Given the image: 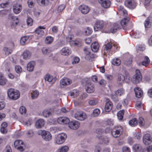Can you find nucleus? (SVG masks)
I'll list each match as a JSON object with an SVG mask.
<instances>
[{
    "label": "nucleus",
    "mask_w": 152,
    "mask_h": 152,
    "mask_svg": "<svg viewBox=\"0 0 152 152\" xmlns=\"http://www.w3.org/2000/svg\"><path fill=\"white\" fill-rule=\"evenodd\" d=\"M123 152H130L129 148L128 147H124L122 148Z\"/></svg>",
    "instance_id": "64"
},
{
    "label": "nucleus",
    "mask_w": 152,
    "mask_h": 152,
    "mask_svg": "<svg viewBox=\"0 0 152 152\" xmlns=\"http://www.w3.org/2000/svg\"><path fill=\"white\" fill-rule=\"evenodd\" d=\"M140 33L138 31H136L133 34V36L135 38H139L140 37Z\"/></svg>",
    "instance_id": "62"
},
{
    "label": "nucleus",
    "mask_w": 152,
    "mask_h": 152,
    "mask_svg": "<svg viewBox=\"0 0 152 152\" xmlns=\"http://www.w3.org/2000/svg\"><path fill=\"white\" fill-rule=\"evenodd\" d=\"M27 134L29 137H31L34 135V133L32 130H30L27 131Z\"/></svg>",
    "instance_id": "63"
},
{
    "label": "nucleus",
    "mask_w": 152,
    "mask_h": 152,
    "mask_svg": "<svg viewBox=\"0 0 152 152\" xmlns=\"http://www.w3.org/2000/svg\"><path fill=\"white\" fill-rule=\"evenodd\" d=\"M132 59L131 58H129L127 59L124 61V64L127 66H129L132 63Z\"/></svg>",
    "instance_id": "50"
},
{
    "label": "nucleus",
    "mask_w": 152,
    "mask_h": 152,
    "mask_svg": "<svg viewBox=\"0 0 152 152\" xmlns=\"http://www.w3.org/2000/svg\"><path fill=\"white\" fill-rule=\"evenodd\" d=\"M150 62V60L149 58L147 56L144 57V60L141 62L142 65L147 66Z\"/></svg>",
    "instance_id": "40"
},
{
    "label": "nucleus",
    "mask_w": 152,
    "mask_h": 152,
    "mask_svg": "<svg viewBox=\"0 0 152 152\" xmlns=\"http://www.w3.org/2000/svg\"><path fill=\"white\" fill-rule=\"evenodd\" d=\"M143 141L146 145H148L151 144L152 142V138L150 134H147L143 136Z\"/></svg>",
    "instance_id": "10"
},
{
    "label": "nucleus",
    "mask_w": 152,
    "mask_h": 152,
    "mask_svg": "<svg viewBox=\"0 0 152 152\" xmlns=\"http://www.w3.org/2000/svg\"><path fill=\"white\" fill-rule=\"evenodd\" d=\"M31 55V53L30 51L26 50L23 52L22 56L24 59L27 60L29 58Z\"/></svg>",
    "instance_id": "25"
},
{
    "label": "nucleus",
    "mask_w": 152,
    "mask_h": 152,
    "mask_svg": "<svg viewBox=\"0 0 152 152\" xmlns=\"http://www.w3.org/2000/svg\"><path fill=\"white\" fill-rule=\"evenodd\" d=\"M124 112V110H122L119 111L118 113L117 117L119 120H121L123 118Z\"/></svg>",
    "instance_id": "44"
},
{
    "label": "nucleus",
    "mask_w": 152,
    "mask_h": 152,
    "mask_svg": "<svg viewBox=\"0 0 152 152\" xmlns=\"http://www.w3.org/2000/svg\"><path fill=\"white\" fill-rule=\"evenodd\" d=\"M57 121L60 124H66L69 123V120L66 117H60L58 118Z\"/></svg>",
    "instance_id": "20"
},
{
    "label": "nucleus",
    "mask_w": 152,
    "mask_h": 152,
    "mask_svg": "<svg viewBox=\"0 0 152 152\" xmlns=\"http://www.w3.org/2000/svg\"><path fill=\"white\" fill-rule=\"evenodd\" d=\"M142 76L139 70L137 69L135 71V74L133 77L132 81L134 84H137L141 81Z\"/></svg>",
    "instance_id": "4"
},
{
    "label": "nucleus",
    "mask_w": 152,
    "mask_h": 152,
    "mask_svg": "<svg viewBox=\"0 0 152 152\" xmlns=\"http://www.w3.org/2000/svg\"><path fill=\"white\" fill-rule=\"evenodd\" d=\"M104 46L105 49L107 51L110 50L112 47L111 44L110 43H107Z\"/></svg>",
    "instance_id": "52"
},
{
    "label": "nucleus",
    "mask_w": 152,
    "mask_h": 152,
    "mask_svg": "<svg viewBox=\"0 0 152 152\" xmlns=\"http://www.w3.org/2000/svg\"><path fill=\"white\" fill-rule=\"evenodd\" d=\"M104 26V23L103 21H97L96 22L95 25L94 26L95 31H97L100 30Z\"/></svg>",
    "instance_id": "16"
},
{
    "label": "nucleus",
    "mask_w": 152,
    "mask_h": 152,
    "mask_svg": "<svg viewBox=\"0 0 152 152\" xmlns=\"http://www.w3.org/2000/svg\"><path fill=\"white\" fill-rule=\"evenodd\" d=\"M152 21V17L149 16L145 20L144 23V26L145 28H150L151 24Z\"/></svg>",
    "instance_id": "22"
},
{
    "label": "nucleus",
    "mask_w": 152,
    "mask_h": 152,
    "mask_svg": "<svg viewBox=\"0 0 152 152\" xmlns=\"http://www.w3.org/2000/svg\"><path fill=\"white\" fill-rule=\"evenodd\" d=\"M7 80L5 78H0V85L3 86L5 85L7 82Z\"/></svg>",
    "instance_id": "55"
},
{
    "label": "nucleus",
    "mask_w": 152,
    "mask_h": 152,
    "mask_svg": "<svg viewBox=\"0 0 152 152\" xmlns=\"http://www.w3.org/2000/svg\"><path fill=\"white\" fill-rule=\"evenodd\" d=\"M123 132L122 127L121 126H117L113 128L111 132V134L114 137H117L122 134Z\"/></svg>",
    "instance_id": "2"
},
{
    "label": "nucleus",
    "mask_w": 152,
    "mask_h": 152,
    "mask_svg": "<svg viewBox=\"0 0 152 152\" xmlns=\"http://www.w3.org/2000/svg\"><path fill=\"white\" fill-rule=\"evenodd\" d=\"M134 91L137 97L140 98L142 96L143 92L140 88L138 87L135 88L134 89Z\"/></svg>",
    "instance_id": "21"
},
{
    "label": "nucleus",
    "mask_w": 152,
    "mask_h": 152,
    "mask_svg": "<svg viewBox=\"0 0 152 152\" xmlns=\"http://www.w3.org/2000/svg\"><path fill=\"white\" fill-rule=\"evenodd\" d=\"M129 123L131 126H134L137 125L138 122L136 118H133L129 121Z\"/></svg>",
    "instance_id": "37"
},
{
    "label": "nucleus",
    "mask_w": 152,
    "mask_h": 152,
    "mask_svg": "<svg viewBox=\"0 0 152 152\" xmlns=\"http://www.w3.org/2000/svg\"><path fill=\"white\" fill-rule=\"evenodd\" d=\"M89 105L93 106L96 105L97 103V101L96 100H91L88 102Z\"/></svg>",
    "instance_id": "60"
},
{
    "label": "nucleus",
    "mask_w": 152,
    "mask_h": 152,
    "mask_svg": "<svg viewBox=\"0 0 152 152\" xmlns=\"http://www.w3.org/2000/svg\"><path fill=\"white\" fill-rule=\"evenodd\" d=\"M7 123L6 122H3L1 124V133L4 134H5L7 133Z\"/></svg>",
    "instance_id": "27"
},
{
    "label": "nucleus",
    "mask_w": 152,
    "mask_h": 152,
    "mask_svg": "<svg viewBox=\"0 0 152 152\" xmlns=\"http://www.w3.org/2000/svg\"><path fill=\"white\" fill-rule=\"evenodd\" d=\"M133 148L135 151L137 152H143L144 151L141 146L139 144L134 145Z\"/></svg>",
    "instance_id": "28"
},
{
    "label": "nucleus",
    "mask_w": 152,
    "mask_h": 152,
    "mask_svg": "<svg viewBox=\"0 0 152 152\" xmlns=\"http://www.w3.org/2000/svg\"><path fill=\"white\" fill-rule=\"evenodd\" d=\"M28 7L31 8L33 7L35 5L34 0H28Z\"/></svg>",
    "instance_id": "47"
},
{
    "label": "nucleus",
    "mask_w": 152,
    "mask_h": 152,
    "mask_svg": "<svg viewBox=\"0 0 152 152\" xmlns=\"http://www.w3.org/2000/svg\"><path fill=\"white\" fill-rule=\"evenodd\" d=\"M33 123V121L31 119L29 118L27 121L25 122L24 124L27 126H30Z\"/></svg>",
    "instance_id": "58"
},
{
    "label": "nucleus",
    "mask_w": 152,
    "mask_h": 152,
    "mask_svg": "<svg viewBox=\"0 0 152 152\" xmlns=\"http://www.w3.org/2000/svg\"><path fill=\"white\" fill-rule=\"evenodd\" d=\"M45 122L42 119L38 120L36 123L35 127L37 129H40L43 127L45 125Z\"/></svg>",
    "instance_id": "17"
},
{
    "label": "nucleus",
    "mask_w": 152,
    "mask_h": 152,
    "mask_svg": "<svg viewBox=\"0 0 152 152\" xmlns=\"http://www.w3.org/2000/svg\"><path fill=\"white\" fill-rule=\"evenodd\" d=\"M79 9L83 14H84L88 13L90 10L89 8L87 6L85 5H80L79 7Z\"/></svg>",
    "instance_id": "14"
},
{
    "label": "nucleus",
    "mask_w": 152,
    "mask_h": 152,
    "mask_svg": "<svg viewBox=\"0 0 152 152\" xmlns=\"http://www.w3.org/2000/svg\"><path fill=\"white\" fill-rule=\"evenodd\" d=\"M70 96L73 97H75L78 96L79 94V91L76 89H74L70 92Z\"/></svg>",
    "instance_id": "41"
},
{
    "label": "nucleus",
    "mask_w": 152,
    "mask_h": 152,
    "mask_svg": "<svg viewBox=\"0 0 152 152\" xmlns=\"http://www.w3.org/2000/svg\"><path fill=\"white\" fill-rule=\"evenodd\" d=\"M112 64L118 66L121 64V60L118 58H115L111 61Z\"/></svg>",
    "instance_id": "36"
},
{
    "label": "nucleus",
    "mask_w": 152,
    "mask_h": 152,
    "mask_svg": "<svg viewBox=\"0 0 152 152\" xmlns=\"http://www.w3.org/2000/svg\"><path fill=\"white\" fill-rule=\"evenodd\" d=\"M27 23L28 26H31L33 23V20L32 18L28 16L27 19Z\"/></svg>",
    "instance_id": "51"
},
{
    "label": "nucleus",
    "mask_w": 152,
    "mask_h": 152,
    "mask_svg": "<svg viewBox=\"0 0 152 152\" xmlns=\"http://www.w3.org/2000/svg\"><path fill=\"white\" fill-rule=\"evenodd\" d=\"M138 123L140 126H143L145 125V121L143 118L142 117L139 118Z\"/></svg>",
    "instance_id": "48"
},
{
    "label": "nucleus",
    "mask_w": 152,
    "mask_h": 152,
    "mask_svg": "<svg viewBox=\"0 0 152 152\" xmlns=\"http://www.w3.org/2000/svg\"><path fill=\"white\" fill-rule=\"evenodd\" d=\"M52 112V110L50 108L45 109L43 112V115L45 117H47L51 114Z\"/></svg>",
    "instance_id": "30"
},
{
    "label": "nucleus",
    "mask_w": 152,
    "mask_h": 152,
    "mask_svg": "<svg viewBox=\"0 0 152 152\" xmlns=\"http://www.w3.org/2000/svg\"><path fill=\"white\" fill-rule=\"evenodd\" d=\"M70 50L67 47L63 48L61 51V54L62 55L66 56L69 54L70 52Z\"/></svg>",
    "instance_id": "35"
},
{
    "label": "nucleus",
    "mask_w": 152,
    "mask_h": 152,
    "mask_svg": "<svg viewBox=\"0 0 152 152\" xmlns=\"http://www.w3.org/2000/svg\"><path fill=\"white\" fill-rule=\"evenodd\" d=\"M129 20V17H126L123 19L121 22V26L123 28L126 26Z\"/></svg>",
    "instance_id": "32"
},
{
    "label": "nucleus",
    "mask_w": 152,
    "mask_h": 152,
    "mask_svg": "<svg viewBox=\"0 0 152 152\" xmlns=\"http://www.w3.org/2000/svg\"><path fill=\"white\" fill-rule=\"evenodd\" d=\"M66 137L67 135L65 133H62L59 134L56 139V143L58 144H62L64 142Z\"/></svg>",
    "instance_id": "5"
},
{
    "label": "nucleus",
    "mask_w": 152,
    "mask_h": 152,
    "mask_svg": "<svg viewBox=\"0 0 152 152\" xmlns=\"http://www.w3.org/2000/svg\"><path fill=\"white\" fill-rule=\"evenodd\" d=\"M39 92L37 90L33 91L31 93V97L33 99H34L37 98L39 94Z\"/></svg>",
    "instance_id": "38"
},
{
    "label": "nucleus",
    "mask_w": 152,
    "mask_h": 152,
    "mask_svg": "<svg viewBox=\"0 0 152 152\" xmlns=\"http://www.w3.org/2000/svg\"><path fill=\"white\" fill-rule=\"evenodd\" d=\"M65 7L64 5H61L59 6L58 7L57 11L58 12H60L63 10Z\"/></svg>",
    "instance_id": "61"
},
{
    "label": "nucleus",
    "mask_w": 152,
    "mask_h": 152,
    "mask_svg": "<svg viewBox=\"0 0 152 152\" xmlns=\"http://www.w3.org/2000/svg\"><path fill=\"white\" fill-rule=\"evenodd\" d=\"M74 117L77 120L83 121L86 118V115L84 112H77L75 114Z\"/></svg>",
    "instance_id": "8"
},
{
    "label": "nucleus",
    "mask_w": 152,
    "mask_h": 152,
    "mask_svg": "<svg viewBox=\"0 0 152 152\" xmlns=\"http://www.w3.org/2000/svg\"><path fill=\"white\" fill-rule=\"evenodd\" d=\"M92 32V29L89 27H87L84 29L83 32L84 35H88L91 34Z\"/></svg>",
    "instance_id": "39"
},
{
    "label": "nucleus",
    "mask_w": 152,
    "mask_h": 152,
    "mask_svg": "<svg viewBox=\"0 0 152 152\" xmlns=\"http://www.w3.org/2000/svg\"><path fill=\"white\" fill-rule=\"evenodd\" d=\"M38 134L41 135L43 139L46 141H49L51 139V135L48 131L40 130L38 132Z\"/></svg>",
    "instance_id": "3"
},
{
    "label": "nucleus",
    "mask_w": 152,
    "mask_h": 152,
    "mask_svg": "<svg viewBox=\"0 0 152 152\" xmlns=\"http://www.w3.org/2000/svg\"><path fill=\"white\" fill-rule=\"evenodd\" d=\"M15 69L16 72L18 73H20L22 71V69L21 67L19 65L15 66Z\"/></svg>",
    "instance_id": "57"
},
{
    "label": "nucleus",
    "mask_w": 152,
    "mask_h": 152,
    "mask_svg": "<svg viewBox=\"0 0 152 152\" xmlns=\"http://www.w3.org/2000/svg\"><path fill=\"white\" fill-rule=\"evenodd\" d=\"M8 18L9 19H10L12 20H15L16 19H18V18L13 16V14L10 13L8 15Z\"/></svg>",
    "instance_id": "59"
},
{
    "label": "nucleus",
    "mask_w": 152,
    "mask_h": 152,
    "mask_svg": "<svg viewBox=\"0 0 152 152\" xmlns=\"http://www.w3.org/2000/svg\"><path fill=\"white\" fill-rule=\"evenodd\" d=\"M92 51L94 52H96L99 49V45L97 42L92 43L91 45Z\"/></svg>",
    "instance_id": "24"
},
{
    "label": "nucleus",
    "mask_w": 152,
    "mask_h": 152,
    "mask_svg": "<svg viewBox=\"0 0 152 152\" xmlns=\"http://www.w3.org/2000/svg\"><path fill=\"white\" fill-rule=\"evenodd\" d=\"M98 1L102 6L104 8H107L109 7L111 4L110 2L108 0H98Z\"/></svg>",
    "instance_id": "19"
},
{
    "label": "nucleus",
    "mask_w": 152,
    "mask_h": 152,
    "mask_svg": "<svg viewBox=\"0 0 152 152\" xmlns=\"http://www.w3.org/2000/svg\"><path fill=\"white\" fill-rule=\"evenodd\" d=\"M15 147L18 150L20 151H23L24 150L25 145L23 142L21 140H16L14 143Z\"/></svg>",
    "instance_id": "6"
},
{
    "label": "nucleus",
    "mask_w": 152,
    "mask_h": 152,
    "mask_svg": "<svg viewBox=\"0 0 152 152\" xmlns=\"http://www.w3.org/2000/svg\"><path fill=\"white\" fill-rule=\"evenodd\" d=\"M86 91L89 93H92L94 91V85L89 82H87L86 84Z\"/></svg>",
    "instance_id": "13"
},
{
    "label": "nucleus",
    "mask_w": 152,
    "mask_h": 152,
    "mask_svg": "<svg viewBox=\"0 0 152 152\" xmlns=\"http://www.w3.org/2000/svg\"><path fill=\"white\" fill-rule=\"evenodd\" d=\"M113 107L112 103L109 101L106 102L105 107V110L106 112L110 111L112 109Z\"/></svg>",
    "instance_id": "26"
},
{
    "label": "nucleus",
    "mask_w": 152,
    "mask_h": 152,
    "mask_svg": "<svg viewBox=\"0 0 152 152\" xmlns=\"http://www.w3.org/2000/svg\"><path fill=\"white\" fill-rule=\"evenodd\" d=\"M100 113V110L98 109H96L93 111L92 115L94 117L97 116Z\"/></svg>",
    "instance_id": "53"
},
{
    "label": "nucleus",
    "mask_w": 152,
    "mask_h": 152,
    "mask_svg": "<svg viewBox=\"0 0 152 152\" xmlns=\"http://www.w3.org/2000/svg\"><path fill=\"white\" fill-rule=\"evenodd\" d=\"M3 51L6 56H8L10 54L12 51V49L6 47H4L3 48Z\"/></svg>",
    "instance_id": "42"
},
{
    "label": "nucleus",
    "mask_w": 152,
    "mask_h": 152,
    "mask_svg": "<svg viewBox=\"0 0 152 152\" xmlns=\"http://www.w3.org/2000/svg\"><path fill=\"white\" fill-rule=\"evenodd\" d=\"M69 150V147L66 145L61 147L60 149V152H67Z\"/></svg>",
    "instance_id": "49"
},
{
    "label": "nucleus",
    "mask_w": 152,
    "mask_h": 152,
    "mask_svg": "<svg viewBox=\"0 0 152 152\" xmlns=\"http://www.w3.org/2000/svg\"><path fill=\"white\" fill-rule=\"evenodd\" d=\"M7 94L10 98L14 100L17 99L20 96V94L18 91L15 90L14 89L12 88L8 90Z\"/></svg>",
    "instance_id": "1"
},
{
    "label": "nucleus",
    "mask_w": 152,
    "mask_h": 152,
    "mask_svg": "<svg viewBox=\"0 0 152 152\" xmlns=\"http://www.w3.org/2000/svg\"><path fill=\"white\" fill-rule=\"evenodd\" d=\"M80 123L77 121H74L69 123V127L71 129L75 130L77 129L80 126Z\"/></svg>",
    "instance_id": "11"
},
{
    "label": "nucleus",
    "mask_w": 152,
    "mask_h": 152,
    "mask_svg": "<svg viewBox=\"0 0 152 152\" xmlns=\"http://www.w3.org/2000/svg\"><path fill=\"white\" fill-rule=\"evenodd\" d=\"M127 77L126 75L121 74L119 75L118 77V80L121 82H123L126 78Z\"/></svg>",
    "instance_id": "45"
},
{
    "label": "nucleus",
    "mask_w": 152,
    "mask_h": 152,
    "mask_svg": "<svg viewBox=\"0 0 152 152\" xmlns=\"http://www.w3.org/2000/svg\"><path fill=\"white\" fill-rule=\"evenodd\" d=\"M35 64V62L34 61H31L29 62L27 65V70L30 72L34 70Z\"/></svg>",
    "instance_id": "23"
},
{
    "label": "nucleus",
    "mask_w": 152,
    "mask_h": 152,
    "mask_svg": "<svg viewBox=\"0 0 152 152\" xmlns=\"http://www.w3.org/2000/svg\"><path fill=\"white\" fill-rule=\"evenodd\" d=\"M22 9V6L18 4H15L13 5V10L14 13L16 14L19 13Z\"/></svg>",
    "instance_id": "15"
},
{
    "label": "nucleus",
    "mask_w": 152,
    "mask_h": 152,
    "mask_svg": "<svg viewBox=\"0 0 152 152\" xmlns=\"http://www.w3.org/2000/svg\"><path fill=\"white\" fill-rule=\"evenodd\" d=\"M38 4L42 6H45L48 5L49 2L48 0H37Z\"/></svg>",
    "instance_id": "29"
},
{
    "label": "nucleus",
    "mask_w": 152,
    "mask_h": 152,
    "mask_svg": "<svg viewBox=\"0 0 152 152\" xmlns=\"http://www.w3.org/2000/svg\"><path fill=\"white\" fill-rule=\"evenodd\" d=\"M45 28L43 26H39L35 30V32L39 37H41L44 35V32L42 29H45Z\"/></svg>",
    "instance_id": "18"
},
{
    "label": "nucleus",
    "mask_w": 152,
    "mask_h": 152,
    "mask_svg": "<svg viewBox=\"0 0 152 152\" xmlns=\"http://www.w3.org/2000/svg\"><path fill=\"white\" fill-rule=\"evenodd\" d=\"M84 51L86 54L85 58L86 60L88 61H92L94 58L93 55L91 54L90 52L89 51L88 49L86 48L84 49Z\"/></svg>",
    "instance_id": "12"
},
{
    "label": "nucleus",
    "mask_w": 152,
    "mask_h": 152,
    "mask_svg": "<svg viewBox=\"0 0 152 152\" xmlns=\"http://www.w3.org/2000/svg\"><path fill=\"white\" fill-rule=\"evenodd\" d=\"M53 38L51 36H48L45 40V42L47 44H50L53 41Z\"/></svg>",
    "instance_id": "46"
},
{
    "label": "nucleus",
    "mask_w": 152,
    "mask_h": 152,
    "mask_svg": "<svg viewBox=\"0 0 152 152\" xmlns=\"http://www.w3.org/2000/svg\"><path fill=\"white\" fill-rule=\"evenodd\" d=\"M42 51L44 55H48L52 52V49L50 47L43 48L42 49Z\"/></svg>",
    "instance_id": "34"
},
{
    "label": "nucleus",
    "mask_w": 152,
    "mask_h": 152,
    "mask_svg": "<svg viewBox=\"0 0 152 152\" xmlns=\"http://www.w3.org/2000/svg\"><path fill=\"white\" fill-rule=\"evenodd\" d=\"M26 109L24 107L22 106L20 107L19 111L21 114H25L26 113Z\"/></svg>",
    "instance_id": "56"
},
{
    "label": "nucleus",
    "mask_w": 152,
    "mask_h": 152,
    "mask_svg": "<svg viewBox=\"0 0 152 152\" xmlns=\"http://www.w3.org/2000/svg\"><path fill=\"white\" fill-rule=\"evenodd\" d=\"M121 28L119 25L117 23H114L110 29V32L113 33H115Z\"/></svg>",
    "instance_id": "31"
},
{
    "label": "nucleus",
    "mask_w": 152,
    "mask_h": 152,
    "mask_svg": "<svg viewBox=\"0 0 152 152\" xmlns=\"http://www.w3.org/2000/svg\"><path fill=\"white\" fill-rule=\"evenodd\" d=\"M80 61V58L78 57H75L73 58V61L72 62L73 64H75L79 62Z\"/></svg>",
    "instance_id": "54"
},
{
    "label": "nucleus",
    "mask_w": 152,
    "mask_h": 152,
    "mask_svg": "<svg viewBox=\"0 0 152 152\" xmlns=\"http://www.w3.org/2000/svg\"><path fill=\"white\" fill-rule=\"evenodd\" d=\"M28 37L27 36H24L22 37L20 40V43L23 45H25L26 44V42L28 40Z\"/></svg>",
    "instance_id": "43"
},
{
    "label": "nucleus",
    "mask_w": 152,
    "mask_h": 152,
    "mask_svg": "<svg viewBox=\"0 0 152 152\" xmlns=\"http://www.w3.org/2000/svg\"><path fill=\"white\" fill-rule=\"evenodd\" d=\"M72 80L66 77H64L61 80L60 82V86L61 88H64L71 84Z\"/></svg>",
    "instance_id": "9"
},
{
    "label": "nucleus",
    "mask_w": 152,
    "mask_h": 152,
    "mask_svg": "<svg viewBox=\"0 0 152 152\" xmlns=\"http://www.w3.org/2000/svg\"><path fill=\"white\" fill-rule=\"evenodd\" d=\"M125 90L123 88H120L115 92V95L117 96H121L124 94Z\"/></svg>",
    "instance_id": "33"
},
{
    "label": "nucleus",
    "mask_w": 152,
    "mask_h": 152,
    "mask_svg": "<svg viewBox=\"0 0 152 152\" xmlns=\"http://www.w3.org/2000/svg\"><path fill=\"white\" fill-rule=\"evenodd\" d=\"M125 6L130 9L135 8L137 4L134 0H126L125 2Z\"/></svg>",
    "instance_id": "7"
}]
</instances>
